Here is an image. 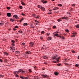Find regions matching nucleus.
<instances>
[{
    "mask_svg": "<svg viewBox=\"0 0 79 79\" xmlns=\"http://www.w3.org/2000/svg\"><path fill=\"white\" fill-rule=\"evenodd\" d=\"M52 58L53 62L54 63H55L58 62V59H59V57H58V56L56 55L55 56H54L52 57Z\"/></svg>",
    "mask_w": 79,
    "mask_h": 79,
    "instance_id": "obj_1",
    "label": "nucleus"
},
{
    "mask_svg": "<svg viewBox=\"0 0 79 79\" xmlns=\"http://www.w3.org/2000/svg\"><path fill=\"white\" fill-rule=\"evenodd\" d=\"M19 73L21 74H24L25 73V71L22 69H20L18 71H16L14 72V73L15 74H18Z\"/></svg>",
    "mask_w": 79,
    "mask_h": 79,
    "instance_id": "obj_2",
    "label": "nucleus"
},
{
    "mask_svg": "<svg viewBox=\"0 0 79 79\" xmlns=\"http://www.w3.org/2000/svg\"><path fill=\"white\" fill-rule=\"evenodd\" d=\"M31 51H27L25 53L23 54V56L25 58H28V54H31Z\"/></svg>",
    "mask_w": 79,
    "mask_h": 79,
    "instance_id": "obj_3",
    "label": "nucleus"
},
{
    "mask_svg": "<svg viewBox=\"0 0 79 79\" xmlns=\"http://www.w3.org/2000/svg\"><path fill=\"white\" fill-rule=\"evenodd\" d=\"M10 52H14V51H12V50H15V47L12 46V47L10 48Z\"/></svg>",
    "mask_w": 79,
    "mask_h": 79,
    "instance_id": "obj_4",
    "label": "nucleus"
},
{
    "mask_svg": "<svg viewBox=\"0 0 79 79\" xmlns=\"http://www.w3.org/2000/svg\"><path fill=\"white\" fill-rule=\"evenodd\" d=\"M13 17L15 18H16V19H19V17H18V15H14Z\"/></svg>",
    "mask_w": 79,
    "mask_h": 79,
    "instance_id": "obj_5",
    "label": "nucleus"
},
{
    "mask_svg": "<svg viewBox=\"0 0 79 79\" xmlns=\"http://www.w3.org/2000/svg\"><path fill=\"white\" fill-rule=\"evenodd\" d=\"M68 18L67 17H61L60 19H66V20H67V19H68Z\"/></svg>",
    "mask_w": 79,
    "mask_h": 79,
    "instance_id": "obj_6",
    "label": "nucleus"
},
{
    "mask_svg": "<svg viewBox=\"0 0 79 79\" xmlns=\"http://www.w3.org/2000/svg\"><path fill=\"white\" fill-rule=\"evenodd\" d=\"M41 76H42V77H43L44 78H45V77H47V76L46 75L42 74Z\"/></svg>",
    "mask_w": 79,
    "mask_h": 79,
    "instance_id": "obj_7",
    "label": "nucleus"
},
{
    "mask_svg": "<svg viewBox=\"0 0 79 79\" xmlns=\"http://www.w3.org/2000/svg\"><path fill=\"white\" fill-rule=\"evenodd\" d=\"M4 25V22L2 21L0 23V26H3Z\"/></svg>",
    "mask_w": 79,
    "mask_h": 79,
    "instance_id": "obj_8",
    "label": "nucleus"
},
{
    "mask_svg": "<svg viewBox=\"0 0 79 79\" xmlns=\"http://www.w3.org/2000/svg\"><path fill=\"white\" fill-rule=\"evenodd\" d=\"M34 44V42H30L29 43V45L30 46H33Z\"/></svg>",
    "mask_w": 79,
    "mask_h": 79,
    "instance_id": "obj_9",
    "label": "nucleus"
},
{
    "mask_svg": "<svg viewBox=\"0 0 79 79\" xmlns=\"http://www.w3.org/2000/svg\"><path fill=\"white\" fill-rule=\"evenodd\" d=\"M41 1L43 2V3H47V1H44V0H41Z\"/></svg>",
    "mask_w": 79,
    "mask_h": 79,
    "instance_id": "obj_10",
    "label": "nucleus"
},
{
    "mask_svg": "<svg viewBox=\"0 0 79 79\" xmlns=\"http://www.w3.org/2000/svg\"><path fill=\"white\" fill-rule=\"evenodd\" d=\"M38 8H40V9H41L42 8V6L41 5H38L37 6Z\"/></svg>",
    "mask_w": 79,
    "mask_h": 79,
    "instance_id": "obj_11",
    "label": "nucleus"
},
{
    "mask_svg": "<svg viewBox=\"0 0 79 79\" xmlns=\"http://www.w3.org/2000/svg\"><path fill=\"white\" fill-rule=\"evenodd\" d=\"M10 21L12 22H13V21H15V20L14 19H10Z\"/></svg>",
    "mask_w": 79,
    "mask_h": 79,
    "instance_id": "obj_12",
    "label": "nucleus"
},
{
    "mask_svg": "<svg viewBox=\"0 0 79 79\" xmlns=\"http://www.w3.org/2000/svg\"><path fill=\"white\" fill-rule=\"evenodd\" d=\"M7 16L8 17H10V13H8L7 14Z\"/></svg>",
    "mask_w": 79,
    "mask_h": 79,
    "instance_id": "obj_13",
    "label": "nucleus"
},
{
    "mask_svg": "<svg viewBox=\"0 0 79 79\" xmlns=\"http://www.w3.org/2000/svg\"><path fill=\"white\" fill-rule=\"evenodd\" d=\"M23 26H27V23H25L23 24Z\"/></svg>",
    "mask_w": 79,
    "mask_h": 79,
    "instance_id": "obj_14",
    "label": "nucleus"
},
{
    "mask_svg": "<svg viewBox=\"0 0 79 79\" xmlns=\"http://www.w3.org/2000/svg\"><path fill=\"white\" fill-rule=\"evenodd\" d=\"M34 18H37V19H39V16H36L35 15L34 16Z\"/></svg>",
    "mask_w": 79,
    "mask_h": 79,
    "instance_id": "obj_15",
    "label": "nucleus"
},
{
    "mask_svg": "<svg viewBox=\"0 0 79 79\" xmlns=\"http://www.w3.org/2000/svg\"><path fill=\"white\" fill-rule=\"evenodd\" d=\"M11 43H15V40H11Z\"/></svg>",
    "mask_w": 79,
    "mask_h": 79,
    "instance_id": "obj_16",
    "label": "nucleus"
},
{
    "mask_svg": "<svg viewBox=\"0 0 79 79\" xmlns=\"http://www.w3.org/2000/svg\"><path fill=\"white\" fill-rule=\"evenodd\" d=\"M43 58H44V59H45L46 60H47V59H48V57H47L46 56H44L43 57Z\"/></svg>",
    "mask_w": 79,
    "mask_h": 79,
    "instance_id": "obj_17",
    "label": "nucleus"
},
{
    "mask_svg": "<svg viewBox=\"0 0 79 79\" xmlns=\"http://www.w3.org/2000/svg\"><path fill=\"white\" fill-rule=\"evenodd\" d=\"M21 4H22V5H25V3H24V2H23V1H21Z\"/></svg>",
    "mask_w": 79,
    "mask_h": 79,
    "instance_id": "obj_18",
    "label": "nucleus"
},
{
    "mask_svg": "<svg viewBox=\"0 0 79 79\" xmlns=\"http://www.w3.org/2000/svg\"><path fill=\"white\" fill-rule=\"evenodd\" d=\"M54 73L56 76H57V75H58V73L57 72H54Z\"/></svg>",
    "mask_w": 79,
    "mask_h": 79,
    "instance_id": "obj_19",
    "label": "nucleus"
},
{
    "mask_svg": "<svg viewBox=\"0 0 79 79\" xmlns=\"http://www.w3.org/2000/svg\"><path fill=\"white\" fill-rule=\"evenodd\" d=\"M41 10H42V11H45V9L44 7H42V8L41 9Z\"/></svg>",
    "mask_w": 79,
    "mask_h": 79,
    "instance_id": "obj_20",
    "label": "nucleus"
},
{
    "mask_svg": "<svg viewBox=\"0 0 79 79\" xmlns=\"http://www.w3.org/2000/svg\"><path fill=\"white\" fill-rule=\"evenodd\" d=\"M75 27L77 28H79V24L76 25H75Z\"/></svg>",
    "mask_w": 79,
    "mask_h": 79,
    "instance_id": "obj_21",
    "label": "nucleus"
},
{
    "mask_svg": "<svg viewBox=\"0 0 79 79\" xmlns=\"http://www.w3.org/2000/svg\"><path fill=\"white\" fill-rule=\"evenodd\" d=\"M4 55H6V56H7V55H8V53H7L6 52H5L4 53Z\"/></svg>",
    "mask_w": 79,
    "mask_h": 79,
    "instance_id": "obj_22",
    "label": "nucleus"
},
{
    "mask_svg": "<svg viewBox=\"0 0 79 79\" xmlns=\"http://www.w3.org/2000/svg\"><path fill=\"white\" fill-rule=\"evenodd\" d=\"M72 34L76 35V32L74 31L72 32Z\"/></svg>",
    "mask_w": 79,
    "mask_h": 79,
    "instance_id": "obj_23",
    "label": "nucleus"
},
{
    "mask_svg": "<svg viewBox=\"0 0 79 79\" xmlns=\"http://www.w3.org/2000/svg\"><path fill=\"white\" fill-rule=\"evenodd\" d=\"M48 40H52V37H49L48 38Z\"/></svg>",
    "mask_w": 79,
    "mask_h": 79,
    "instance_id": "obj_24",
    "label": "nucleus"
},
{
    "mask_svg": "<svg viewBox=\"0 0 79 79\" xmlns=\"http://www.w3.org/2000/svg\"><path fill=\"white\" fill-rule=\"evenodd\" d=\"M20 77L21 79H24V77H23V76H20Z\"/></svg>",
    "mask_w": 79,
    "mask_h": 79,
    "instance_id": "obj_25",
    "label": "nucleus"
},
{
    "mask_svg": "<svg viewBox=\"0 0 79 79\" xmlns=\"http://www.w3.org/2000/svg\"><path fill=\"white\" fill-rule=\"evenodd\" d=\"M20 33V34H22L23 33V31H22L19 30L18 31Z\"/></svg>",
    "mask_w": 79,
    "mask_h": 79,
    "instance_id": "obj_26",
    "label": "nucleus"
},
{
    "mask_svg": "<svg viewBox=\"0 0 79 79\" xmlns=\"http://www.w3.org/2000/svg\"><path fill=\"white\" fill-rule=\"evenodd\" d=\"M19 8L20 9H23V6H19Z\"/></svg>",
    "mask_w": 79,
    "mask_h": 79,
    "instance_id": "obj_27",
    "label": "nucleus"
},
{
    "mask_svg": "<svg viewBox=\"0 0 79 79\" xmlns=\"http://www.w3.org/2000/svg\"><path fill=\"white\" fill-rule=\"evenodd\" d=\"M65 31L66 32H69V30L66 29Z\"/></svg>",
    "mask_w": 79,
    "mask_h": 79,
    "instance_id": "obj_28",
    "label": "nucleus"
},
{
    "mask_svg": "<svg viewBox=\"0 0 79 79\" xmlns=\"http://www.w3.org/2000/svg\"><path fill=\"white\" fill-rule=\"evenodd\" d=\"M15 53H16V54H18V53H19V52L18 51H16L15 52Z\"/></svg>",
    "mask_w": 79,
    "mask_h": 79,
    "instance_id": "obj_29",
    "label": "nucleus"
},
{
    "mask_svg": "<svg viewBox=\"0 0 79 79\" xmlns=\"http://www.w3.org/2000/svg\"><path fill=\"white\" fill-rule=\"evenodd\" d=\"M76 35H72L71 36V37H75L76 36Z\"/></svg>",
    "mask_w": 79,
    "mask_h": 79,
    "instance_id": "obj_30",
    "label": "nucleus"
},
{
    "mask_svg": "<svg viewBox=\"0 0 79 79\" xmlns=\"http://www.w3.org/2000/svg\"><path fill=\"white\" fill-rule=\"evenodd\" d=\"M23 20H24V19L23 18L21 19L20 21V23H21V21H23Z\"/></svg>",
    "mask_w": 79,
    "mask_h": 79,
    "instance_id": "obj_31",
    "label": "nucleus"
},
{
    "mask_svg": "<svg viewBox=\"0 0 79 79\" xmlns=\"http://www.w3.org/2000/svg\"><path fill=\"white\" fill-rule=\"evenodd\" d=\"M11 45L12 46H15V43H11Z\"/></svg>",
    "mask_w": 79,
    "mask_h": 79,
    "instance_id": "obj_32",
    "label": "nucleus"
},
{
    "mask_svg": "<svg viewBox=\"0 0 79 79\" xmlns=\"http://www.w3.org/2000/svg\"><path fill=\"white\" fill-rule=\"evenodd\" d=\"M15 77H19V75H17V74H15Z\"/></svg>",
    "mask_w": 79,
    "mask_h": 79,
    "instance_id": "obj_33",
    "label": "nucleus"
},
{
    "mask_svg": "<svg viewBox=\"0 0 79 79\" xmlns=\"http://www.w3.org/2000/svg\"><path fill=\"white\" fill-rule=\"evenodd\" d=\"M71 6L73 7H75V4H72L71 5Z\"/></svg>",
    "mask_w": 79,
    "mask_h": 79,
    "instance_id": "obj_34",
    "label": "nucleus"
},
{
    "mask_svg": "<svg viewBox=\"0 0 79 79\" xmlns=\"http://www.w3.org/2000/svg\"><path fill=\"white\" fill-rule=\"evenodd\" d=\"M58 8L57 7H56L54 8L53 9V10H57V9H58Z\"/></svg>",
    "mask_w": 79,
    "mask_h": 79,
    "instance_id": "obj_35",
    "label": "nucleus"
},
{
    "mask_svg": "<svg viewBox=\"0 0 79 79\" xmlns=\"http://www.w3.org/2000/svg\"><path fill=\"white\" fill-rule=\"evenodd\" d=\"M67 15H71V14L69 12H67Z\"/></svg>",
    "mask_w": 79,
    "mask_h": 79,
    "instance_id": "obj_36",
    "label": "nucleus"
},
{
    "mask_svg": "<svg viewBox=\"0 0 79 79\" xmlns=\"http://www.w3.org/2000/svg\"><path fill=\"white\" fill-rule=\"evenodd\" d=\"M65 66H68V65H70V64H68L65 63Z\"/></svg>",
    "mask_w": 79,
    "mask_h": 79,
    "instance_id": "obj_37",
    "label": "nucleus"
},
{
    "mask_svg": "<svg viewBox=\"0 0 79 79\" xmlns=\"http://www.w3.org/2000/svg\"><path fill=\"white\" fill-rule=\"evenodd\" d=\"M71 52L73 53H75V51H74L72 50V51H71Z\"/></svg>",
    "mask_w": 79,
    "mask_h": 79,
    "instance_id": "obj_38",
    "label": "nucleus"
},
{
    "mask_svg": "<svg viewBox=\"0 0 79 79\" xmlns=\"http://www.w3.org/2000/svg\"><path fill=\"white\" fill-rule=\"evenodd\" d=\"M45 32L44 31H42L41 32V34H44Z\"/></svg>",
    "mask_w": 79,
    "mask_h": 79,
    "instance_id": "obj_39",
    "label": "nucleus"
},
{
    "mask_svg": "<svg viewBox=\"0 0 79 79\" xmlns=\"http://www.w3.org/2000/svg\"><path fill=\"white\" fill-rule=\"evenodd\" d=\"M61 38L62 39H64V37L63 36H61Z\"/></svg>",
    "mask_w": 79,
    "mask_h": 79,
    "instance_id": "obj_40",
    "label": "nucleus"
},
{
    "mask_svg": "<svg viewBox=\"0 0 79 79\" xmlns=\"http://www.w3.org/2000/svg\"><path fill=\"white\" fill-rule=\"evenodd\" d=\"M40 39H41V40H42V39H43V37H42V36H40Z\"/></svg>",
    "mask_w": 79,
    "mask_h": 79,
    "instance_id": "obj_41",
    "label": "nucleus"
},
{
    "mask_svg": "<svg viewBox=\"0 0 79 79\" xmlns=\"http://www.w3.org/2000/svg\"><path fill=\"white\" fill-rule=\"evenodd\" d=\"M53 27L54 29H55V28H56V26H54Z\"/></svg>",
    "mask_w": 79,
    "mask_h": 79,
    "instance_id": "obj_42",
    "label": "nucleus"
},
{
    "mask_svg": "<svg viewBox=\"0 0 79 79\" xmlns=\"http://www.w3.org/2000/svg\"><path fill=\"white\" fill-rule=\"evenodd\" d=\"M24 79H28V77H24Z\"/></svg>",
    "mask_w": 79,
    "mask_h": 79,
    "instance_id": "obj_43",
    "label": "nucleus"
},
{
    "mask_svg": "<svg viewBox=\"0 0 79 79\" xmlns=\"http://www.w3.org/2000/svg\"><path fill=\"white\" fill-rule=\"evenodd\" d=\"M43 46L44 47V48H47V47L45 46V45H43Z\"/></svg>",
    "mask_w": 79,
    "mask_h": 79,
    "instance_id": "obj_44",
    "label": "nucleus"
},
{
    "mask_svg": "<svg viewBox=\"0 0 79 79\" xmlns=\"http://www.w3.org/2000/svg\"><path fill=\"white\" fill-rule=\"evenodd\" d=\"M54 35L55 36H58V34H54Z\"/></svg>",
    "mask_w": 79,
    "mask_h": 79,
    "instance_id": "obj_45",
    "label": "nucleus"
},
{
    "mask_svg": "<svg viewBox=\"0 0 79 79\" xmlns=\"http://www.w3.org/2000/svg\"><path fill=\"white\" fill-rule=\"evenodd\" d=\"M29 71L30 73H31L32 72V71L31 70V69H29Z\"/></svg>",
    "mask_w": 79,
    "mask_h": 79,
    "instance_id": "obj_46",
    "label": "nucleus"
},
{
    "mask_svg": "<svg viewBox=\"0 0 79 79\" xmlns=\"http://www.w3.org/2000/svg\"><path fill=\"white\" fill-rule=\"evenodd\" d=\"M15 27V28H18V26H16Z\"/></svg>",
    "mask_w": 79,
    "mask_h": 79,
    "instance_id": "obj_47",
    "label": "nucleus"
},
{
    "mask_svg": "<svg viewBox=\"0 0 79 79\" xmlns=\"http://www.w3.org/2000/svg\"><path fill=\"white\" fill-rule=\"evenodd\" d=\"M58 6H62V5H61V4H58Z\"/></svg>",
    "mask_w": 79,
    "mask_h": 79,
    "instance_id": "obj_48",
    "label": "nucleus"
},
{
    "mask_svg": "<svg viewBox=\"0 0 79 79\" xmlns=\"http://www.w3.org/2000/svg\"><path fill=\"white\" fill-rule=\"evenodd\" d=\"M7 10H10V7H7Z\"/></svg>",
    "mask_w": 79,
    "mask_h": 79,
    "instance_id": "obj_49",
    "label": "nucleus"
},
{
    "mask_svg": "<svg viewBox=\"0 0 79 79\" xmlns=\"http://www.w3.org/2000/svg\"><path fill=\"white\" fill-rule=\"evenodd\" d=\"M0 61L2 62H3V60H2V59H0Z\"/></svg>",
    "mask_w": 79,
    "mask_h": 79,
    "instance_id": "obj_50",
    "label": "nucleus"
},
{
    "mask_svg": "<svg viewBox=\"0 0 79 79\" xmlns=\"http://www.w3.org/2000/svg\"><path fill=\"white\" fill-rule=\"evenodd\" d=\"M57 66H61V64H57Z\"/></svg>",
    "mask_w": 79,
    "mask_h": 79,
    "instance_id": "obj_51",
    "label": "nucleus"
},
{
    "mask_svg": "<svg viewBox=\"0 0 79 79\" xmlns=\"http://www.w3.org/2000/svg\"><path fill=\"white\" fill-rule=\"evenodd\" d=\"M57 21H58V22H60V21H61V20L59 19L57 20Z\"/></svg>",
    "mask_w": 79,
    "mask_h": 79,
    "instance_id": "obj_52",
    "label": "nucleus"
},
{
    "mask_svg": "<svg viewBox=\"0 0 79 79\" xmlns=\"http://www.w3.org/2000/svg\"><path fill=\"white\" fill-rule=\"evenodd\" d=\"M75 66L76 67H77L78 66V64H75Z\"/></svg>",
    "mask_w": 79,
    "mask_h": 79,
    "instance_id": "obj_53",
    "label": "nucleus"
},
{
    "mask_svg": "<svg viewBox=\"0 0 79 79\" xmlns=\"http://www.w3.org/2000/svg\"><path fill=\"white\" fill-rule=\"evenodd\" d=\"M22 15L23 16H25V15L24 14H23V13H22Z\"/></svg>",
    "mask_w": 79,
    "mask_h": 79,
    "instance_id": "obj_54",
    "label": "nucleus"
},
{
    "mask_svg": "<svg viewBox=\"0 0 79 79\" xmlns=\"http://www.w3.org/2000/svg\"><path fill=\"white\" fill-rule=\"evenodd\" d=\"M22 45H25V43H22Z\"/></svg>",
    "mask_w": 79,
    "mask_h": 79,
    "instance_id": "obj_55",
    "label": "nucleus"
},
{
    "mask_svg": "<svg viewBox=\"0 0 79 79\" xmlns=\"http://www.w3.org/2000/svg\"><path fill=\"white\" fill-rule=\"evenodd\" d=\"M3 40L4 41H5V40H6V39H3Z\"/></svg>",
    "mask_w": 79,
    "mask_h": 79,
    "instance_id": "obj_56",
    "label": "nucleus"
},
{
    "mask_svg": "<svg viewBox=\"0 0 79 79\" xmlns=\"http://www.w3.org/2000/svg\"><path fill=\"white\" fill-rule=\"evenodd\" d=\"M47 35H48V36L50 35V34H49V33H47Z\"/></svg>",
    "mask_w": 79,
    "mask_h": 79,
    "instance_id": "obj_57",
    "label": "nucleus"
},
{
    "mask_svg": "<svg viewBox=\"0 0 79 79\" xmlns=\"http://www.w3.org/2000/svg\"><path fill=\"white\" fill-rule=\"evenodd\" d=\"M38 24H39V22H37V23H36V24L37 25H38Z\"/></svg>",
    "mask_w": 79,
    "mask_h": 79,
    "instance_id": "obj_58",
    "label": "nucleus"
},
{
    "mask_svg": "<svg viewBox=\"0 0 79 79\" xmlns=\"http://www.w3.org/2000/svg\"><path fill=\"white\" fill-rule=\"evenodd\" d=\"M37 22H38V21H37V20H35V23H37Z\"/></svg>",
    "mask_w": 79,
    "mask_h": 79,
    "instance_id": "obj_59",
    "label": "nucleus"
},
{
    "mask_svg": "<svg viewBox=\"0 0 79 79\" xmlns=\"http://www.w3.org/2000/svg\"><path fill=\"white\" fill-rule=\"evenodd\" d=\"M47 62H44V64H47Z\"/></svg>",
    "mask_w": 79,
    "mask_h": 79,
    "instance_id": "obj_60",
    "label": "nucleus"
},
{
    "mask_svg": "<svg viewBox=\"0 0 79 79\" xmlns=\"http://www.w3.org/2000/svg\"><path fill=\"white\" fill-rule=\"evenodd\" d=\"M2 76H3L2 75H0V77H2Z\"/></svg>",
    "mask_w": 79,
    "mask_h": 79,
    "instance_id": "obj_61",
    "label": "nucleus"
},
{
    "mask_svg": "<svg viewBox=\"0 0 79 79\" xmlns=\"http://www.w3.org/2000/svg\"><path fill=\"white\" fill-rule=\"evenodd\" d=\"M34 28V27H33V26L31 27V28Z\"/></svg>",
    "mask_w": 79,
    "mask_h": 79,
    "instance_id": "obj_62",
    "label": "nucleus"
},
{
    "mask_svg": "<svg viewBox=\"0 0 79 79\" xmlns=\"http://www.w3.org/2000/svg\"><path fill=\"white\" fill-rule=\"evenodd\" d=\"M48 14H52V13H50V12L48 13Z\"/></svg>",
    "mask_w": 79,
    "mask_h": 79,
    "instance_id": "obj_63",
    "label": "nucleus"
},
{
    "mask_svg": "<svg viewBox=\"0 0 79 79\" xmlns=\"http://www.w3.org/2000/svg\"><path fill=\"white\" fill-rule=\"evenodd\" d=\"M49 11H52V10H49Z\"/></svg>",
    "mask_w": 79,
    "mask_h": 79,
    "instance_id": "obj_64",
    "label": "nucleus"
}]
</instances>
